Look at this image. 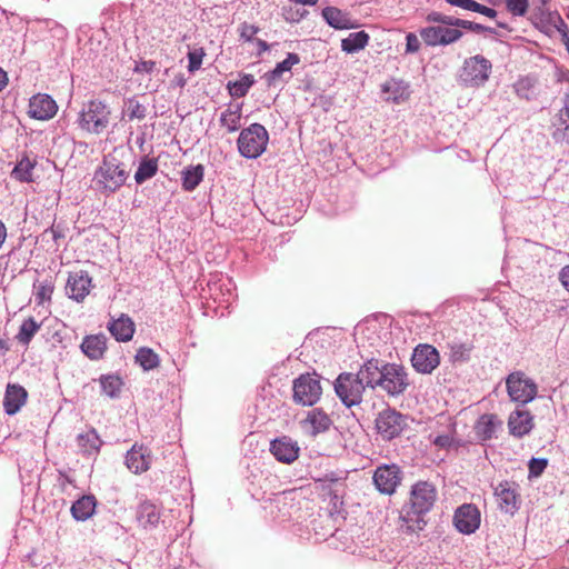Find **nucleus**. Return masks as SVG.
I'll return each instance as SVG.
<instances>
[{"label":"nucleus","instance_id":"nucleus-27","mask_svg":"<svg viewBox=\"0 0 569 569\" xmlns=\"http://www.w3.org/2000/svg\"><path fill=\"white\" fill-rule=\"evenodd\" d=\"M322 17L326 22L335 29L346 30L356 27L350 14L336 7H326L322 9Z\"/></svg>","mask_w":569,"mask_h":569},{"label":"nucleus","instance_id":"nucleus-60","mask_svg":"<svg viewBox=\"0 0 569 569\" xmlns=\"http://www.w3.org/2000/svg\"><path fill=\"white\" fill-rule=\"evenodd\" d=\"M256 42H257L260 51H267L269 49V46L264 40L257 39Z\"/></svg>","mask_w":569,"mask_h":569},{"label":"nucleus","instance_id":"nucleus-13","mask_svg":"<svg viewBox=\"0 0 569 569\" xmlns=\"http://www.w3.org/2000/svg\"><path fill=\"white\" fill-rule=\"evenodd\" d=\"M372 479L380 493L390 496L396 492L397 487L400 485L402 472L395 463L381 465L375 470Z\"/></svg>","mask_w":569,"mask_h":569},{"label":"nucleus","instance_id":"nucleus-9","mask_svg":"<svg viewBox=\"0 0 569 569\" xmlns=\"http://www.w3.org/2000/svg\"><path fill=\"white\" fill-rule=\"evenodd\" d=\"M506 385L508 395L515 402L527 405L537 396V385L521 371L511 372L506 379Z\"/></svg>","mask_w":569,"mask_h":569},{"label":"nucleus","instance_id":"nucleus-33","mask_svg":"<svg viewBox=\"0 0 569 569\" xmlns=\"http://www.w3.org/2000/svg\"><path fill=\"white\" fill-rule=\"evenodd\" d=\"M204 167L202 164L188 166L181 172L182 188L193 191L203 180Z\"/></svg>","mask_w":569,"mask_h":569},{"label":"nucleus","instance_id":"nucleus-1","mask_svg":"<svg viewBox=\"0 0 569 569\" xmlns=\"http://www.w3.org/2000/svg\"><path fill=\"white\" fill-rule=\"evenodd\" d=\"M448 17L439 11H430L426 14L425 21L429 23L419 30V34L428 47H446L461 39L463 32L452 23L439 21L436 17Z\"/></svg>","mask_w":569,"mask_h":569},{"label":"nucleus","instance_id":"nucleus-39","mask_svg":"<svg viewBox=\"0 0 569 569\" xmlns=\"http://www.w3.org/2000/svg\"><path fill=\"white\" fill-rule=\"evenodd\" d=\"M136 361L142 367L144 371H150L159 367V356L148 347H141L136 355Z\"/></svg>","mask_w":569,"mask_h":569},{"label":"nucleus","instance_id":"nucleus-62","mask_svg":"<svg viewBox=\"0 0 569 569\" xmlns=\"http://www.w3.org/2000/svg\"><path fill=\"white\" fill-rule=\"evenodd\" d=\"M8 350V345L4 340H1L0 339V351H7Z\"/></svg>","mask_w":569,"mask_h":569},{"label":"nucleus","instance_id":"nucleus-44","mask_svg":"<svg viewBox=\"0 0 569 569\" xmlns=\"http://www.w3.org/2000/svg\"><path fill=\"white\" fill-rule=\"evenodd\" d=\"M40 329V325L32 318L26 319L20 326L17 339L20 343L28 345L37 331Z\"/></svg>","mask_w":569,"mask_h":569},{"label":"nucleus","instance_id":"nucleus-59","mask_svg":"<svg viewBox=\"0 0 569 569\" xmlns=\"http://www.w3.org/2000/svg\"><path fill=\"white\" fill-rule=\"evenodd\" d=\"M8 84V76L7 72L0 68V91H2Z\"/></svg>","mask_w":569,"mask_h":569},{"label":"nucleus","instance_id":"nucleus-64","mask_svg":"<svg viewBox=\"0 0 569 569\" xmlns=\"http://www.w3.org/2000/svg\"><path fill=\"white\" fill-rule=\"evenodd\" d=\"M537 2H539L540 7L539 9H542L550 0H536Z\"/></svg>","mask_w":569,"mask_h":569},{"label":"nucleus","instance_id":"nucleus-61","mask_svg":"<svg viewBox=\"0 0 569 569\" xmlns=\"http://www.w3.org/2000/svg\"><path fill=\"white\" fill-rule=\"evenodd\" d=\"M293 1L297 3L305 4V6H315L318 2V0H293Z\"/></svg>","mask_w":569,"mask_h":569},{"label":"nucleus","instance_id":"nucleus-6","mask_svg":"<svg viewBox=\"0 0 569 569\" xmlns=\"http://www.w3.org/2000/svg\"><path fill=\"white\" fill-rule=\"evenodd\" d=\"M409 385V376L402 365L382 362V373L379 388H381L388 396L398 397L402 395Z\"/></svg>","mask_w":569,"mask_h":569},{"label":"nucleus","instance_id":"nucleus-35","mask_svg":"<svg viewBox=\"0 0 569 569\" xmlns=\"http://www.w3.org/2000/svg\"><path fill=\"white\" fill-rule=\"evenodd\" d=\"M369 39V34L365 31L352 32L342 39L341 49L347 53L358 52L368 44Z\"/></svg>","mask_w":569,"mask_h":569},{"label":"nucleus","instance_id":"nucleus-30","mask_svg":"<svg viewBox=\"0 0 569 569\" xmlns=\"http://www.w3.org/2000/svg\"><path fill=\"white\" fill-rule=\"evenodd\" d=\"M81 349L87 357L98 360L107 349V337L102 333L87 336L81 343Z\"/></svg>","mask_w":569,"mask_h":569},{"label":"nucleus","instance_id":"nucleus-36","mask_svg":"<svg viewBox=\"0 0 569 569\" xmlns=\"http://www.w3.org/2000/svg\"><path fill=\"white\" fill-rule=\"evenodd\" d=\"M158 159L143 157L138 166L134 173V180L138 184L154 177L158 172Z\"/></svg>","mask_w":569,"mask_h":569},{"label":"nucleus","instance_id":"nucleus-26","mask_svg":"<svg viewBox=\"0 0 569 569\" xmlns=\"http://www.w3.org/2000/svg\"><path fill=\"white\" fill-rule=\"evenodd\" d=\"M108 329L117 341L126 342L133 337L134 323L128 316L121 315L118 319L109 322Z\"/></svg>","mask_w":569,"mask_h":569},{"label":"nucleus","instance_id":"nucleus-43","mask_svg":"<svg viewBox=\"0 0 569 569\" xmlns=\"http://www.w3.org/2000/svg\"><path fill=\"white\" fill-rule=\"evenodd\" d=\"M124 117L128 118L129 121L132 120H143L147 117V108L140 103L136 98H129L124 102Z\"/></svg>","mask_w":569,"mask_h":569},{"label":"nucleus","instance_id":"nucleus-57","mask_svg":"<svg viewBox=\"0 0 569 569\" xmlns=\"http://www.w3.org/2000/svg\"><path fill=\"white\" fill-rule=\"evenodd\" d=\"M473 12H478V13L483 14L490 19H495L498 14V12L495 9L486 7L479 2H478V8H476Z\"/></svg>","mask_w":569,"mask_h":569},{"label":"nucleus","instance_id":"nucleus-50","mask_svg":"<svg viewBox=\"0 0 569 569\" xmlns=\"http://www.w3.org/2000/svg\"><path fill=\"white\" fill-rule=\"evenodd\" d=\"M432 442L441 449H458L459 447L463 446L461 440H457L450 435H439L432 440Z\"/></svg>","mask_w":569,"mask_h":569},{"label":"nucleus","instance_id":"nucleus-42","mask_svg":"<svg viewBox=\"0 0 569 569\" xmlns=\"http://www.w3.org/2000/svg\"><path fill=\"white\" fill-rule=\"evenodd\" d=\"M34 163L27 157L22 158L13 168L11 177L21 182L32 181Z\"/></svg>","mask_w":569,"mask_h":569},{"label":"nucleus","instance_id":"nucleus-22","mask_svg":"<svg viewBox=\"0 0 569 569\" xmlns=\"http://www.w3.org/2000/svg\"><path fill=\"white\" fill-rule=\"evenodd\" d=\"M502 425L496 415L485 413L479 417L475 425V433L480 442L491 440L498 428Z\"/></svg>","mask_w":569,"mask_h":569},{"label":"nucleus","instance_id":"nucleus-24","mask_svg":"<svg viewBox=\"0 0 569 569\" xmlns=\"http://www.w3.org/2000/svg\"><path fill=\"white\" fill-rule=\"evenodd\" d=\"M381 91L383 94V100L393 103L406 101L410 94L409 86L405 81L397 79H390L386 81L381 86Z\"/></svg>","mask_w":569,"mask_h":569},{"label":"nucleus","instance_id":"nucleus-47","mask_svg":"<svg viewBox=\"0 0 569 569\" xmlns=\"http://www.w3.org/2000/svg\"><path fill=\"white\" fill-rule=\"evenodd\" d=\"M506 9L513 17H523L529 7V0H505Z\"/></svg>","mask_w":569,"mask_h":569},{"label":"nucleus","instance_id":"nucleus-8","mask_svg":"<svg viewBox=\"0 0 569 569\" xmlns=\"http://www.w3.org/2000/svg\"><path fill=\"white\" fill-rule=\"evenodd\" d=\"M333 387L336 395L347 408L361 403L365 388L356 373L341 372L336 378Z\"/></svg>","mask_w":569,"mask_h":569},{"label":"nucleus","instance_id":"nucleus-45","mask_svg":"<svg viewBox=\"0 0 569 569\" xmlns=\"http://www.w3.org/2000/svg\"><path fill=\"white\" fill-rule=\"evenodd\" d=\"M52 293L53 284L50 280H43L38 284H34V300L38 305L50 301Z\"/></svg>","mask_w":569,"mask_h":569},{"label":"nucleus","instance_id":"nucleus-16","mask_svg":"<svg viewBox=\"0 0 569 569\" xmlns=\"http://www.w3.org/2000/svg\"><path fill=\"white\" fill-rule=\"evenodd\" d=\"M91 288L92 278L88 271L79 270L69 273L66 292L70 299H73L77 302L83 301L90 293Z\"/></svg>","mask_w":569,"mask_h":569},{"label":"nucleus","instance_id":"nucleus-12","mask_svg":"<svg viewBox=\"0 0 569 569\" xmlns=\"http://www.w3.org/2000/svg\"><path fill=\"white\" fill-rule=\"evenodd\" d=\"M412 368L421 375H431L440 365L439 351L431 345H418L411 355Z\"/></svg>","mask_w":569,"mask_h":569},{"label":"nucleus","instance_id":"nucleus-34","mask_svg":"<svg viewBox=\"0 0 569 569\" xmlns=\"http://www.w3.org/2000/svg\"><path fill=\"white\" fill-rule=\"evenodd\" d=\"M500 508L506 512L513 513L517 510V495L508 487V483H500L496 489Z\"/></svg>","mask_w":569,"mask_h":569},{"label":"nucleus","instance_id":"nucleus-19","mask_svg":"<svg viewBox=\"0 0 569 569\" xmlns=\"http://www.w3.org/2000/svg\"><path fill=\"white\" fill-rule=\"evenodd\" d=\"M382 362L383 361L371 358L360 367L356 376L361 381L365 389H376L380 386Z\"/></svg>","mask_w":569,"mask_h":569},{"label":"nucleus","instance_id":"nucleus-5","mask_svg":"<svg viewBox=\"0 0 569 569\" xmlns=\"http://www.w3.org/2000/svg\"><path fill=\"white\" fill-rule=\"evenodd\" d=\"M293 401L301 406H313L322 395L320 376L316 372L302 373L292 383Z\"/></svg>","mask_w":569,"mask_h":569},{"label":"nucleus","instance_id":"nucleus-11","mask_svg":"<svg viewBox=\"0 0 569 569\" xmlns=\"http://www.w3.org/2000/svg\"><path fill=\"white\" fill-rule=\"evenodd\" d=\"M406 426V417L391 408L383 409L376 418L377 432L385 440H391L400 436Z\"/></svg>","mask_w":569,"mask_h":569},{"label":"nucleus","instance_id":"nucleus-54","mask_svg":"<svg viewBox=\"0 0 569 569\" xmlns=\"http://www.w3.org/2000/svg\"><path fill=\"white\" fill-rule=\"evenodd\" d=\"M558 119L565 131L569 132V93L567 94L565 107L559 111Z\"/></svg>","mask_w":569,"mask_h":569},{"label":"nucleus","instance_id":"nucleus-37","mask_svg":"<svg viewBox=\"0 0 569 569\" xmlns=\"http://www.w3.org/2000/svg\"><path fill=\"white\" fill-rule=\"evenodd\" d=\"M66 238V230L60 224H52L47 228L41 234L40 240L49 244L48 249L58 251L60 247V240Z\"/></svg>","mask_w":569,"mask_h":569},{"label":"nucleus","instance_id":"nucleus-58","mask_svg":"<svg viewBox=\"0 0 569 569\" xmlns=\"http://www.w3.org/2000/svg\"><path fill=\"white\" fill-rule=\"evenodd\" d=\"M559 280L561 281L562 286L566 288V290L569 291V264L565 266L560 270Z\"/></svg>","mask_w":569,"mask_h":569},{"label":"nucleus","instance_id":"nucleus-32","mask_svg":"<svg viewBox=\"0 0 569 569\" xmlns=\"http://www.w3.org/2000/svg\"><path fill=\"white\" fill-rule=\"evenodd\" d=\"M300 62V57L297 53L290 52L287 54V58L281 62H278L276 67L264 74V78L269 86L274 84L278 79L284 72H289L291 68Z\"/></svg>","mask_w":569,"mask_h":569},{"label":"nucleus","instance_id":"nucleus-49","mask_svg":"<svg viewBox=\"0 0 569 569\" xmlns=\"http://www.w3.org/2000/svg\"><path fill=\"white\" fill-rule=\"evenodd\" d=\"M204 54L206 53H204L203 48H197V49L188 52V61H189L188 70H189V72L193 73L201 68Z\"/></svg>","mask_w":569,"mask_h":569},{"label":"nucleus","instance_id":"nucleus-4","mask_svg":"<svg viewBox=\"0 0 569 569\" xmlns=\"http://www.w3.org/2000/svg\"><path fill=\"white\" fill-rule=\"evenodd\" d=\"M491 69V62L483 56L470 57L462 64L459 81L466 87L479 88L488 81Z\"/></svg>","mask_w":569,"mask_h":569},{"label":"nucleus","instance_id":"nucleus-40","mask_svg":"<svg viewBox=\"0 0 569 569\" xmlns=\"http://www.w3.org/2000/svg\"><path fill=\"white\" fill-rule=\"evenodd\" d=\"M254 84V78L252 74H243L239 80L229 82L228 90L231 97L242 98L244 97L250 88Z\"/></svg>","mask_w":569,"mask_h":569},{"label":"nucleus","instance_id":"nucleus-46","mask_svg":"<svg viewBox=\"0 0 569 569\" xmlns=\"http://www.w3.org/2000/svg\"><path fill=\"white\" fill-rule=\"evenodd\" d=\"M471 347L466 343H453L450 346L451 362H467L470 359Z\"/></svg>","mask_w":569,"mask_h":569},{"label":"nucleus","instance_id":"nucleus-25","mask_svg":"<svg viewBox=\"0 0 569 569\" xmlns=\"http://www.w3.org/2000/svg\"><path fill=\"white\" fill-rule=\"evenodd\" d=\"M303 423L310 426V435L316 437L328 431L332 426V420L321 408H315L308 412Z\"/></svg>","mask_w":569,"mask_h":569},{"label":"nucleus","instance_id":"nucleus-56","mask_svg":"<svg viewBox=\"0 0 569 569\" xmlns=\"http://www.w3.org/2000/svg\"><path fill=\"white\" fill-rule=\"evenodd\" d=\"M156 67V62L152 60H141L136 63L133 71L136 73H151Z\"/></svg>","mask_w":569,"mask_h":569},{"label":"nucleus","instance_id":"nucleus-2","mask_svg":"<svg viewBox=\"0 0 569 569\" xmlns=\"http://www.w3.org/2000/svg\"><path fill=\"white\" fill-rule=\"evenodd\" d=\"M128 176L124 164L116 156L107 154L96 171L94 179L102 191L114 192L124 184Z\"/></svg>","mask_w":569,"mask_h":569},{"label":"nucleus","instance_id":"nucleus-28","mask_svg":"<svg viewBox=\"0 0 569 569\" xmlns=\"http://www.w3.org/2000/svg\"><path fill=\"white\" fill-rule=\"evenodd\" d=\"M96 507V497L92 495H84L72 503L70 511L74 520L86 521L93 516Z\"/></svg>","mask_w":569,"mask_h":569},{"label":"nucleus","instance_id":"nucleus-10","mask_svg":"<svg viewBox=\"0 0 569 569\" xmlns=\"http://www.w3.org/2000/svg\"><path fill=\"white\" fill-rule=\"evenodd\" d=\"M437 492L433 485L427 481L416 483L411 489L410 510L407 516H421L429 512L436 501Z\"/></svg>","mask_w":569,"mask_h":569},{"label":"nucleus","instance_id":"nucleus-14","mask_svg":"<svg viewBox=\"0 0 569 569\" xmlns=\"http://www.w3.org/2000/svg\"><path fill=\"white\" fill-rule=\"evenodd\" d=\"M480 511L472 503H465L460 506L453 516V523L457 530L463 535L473 533L480 527Z\"/></svg>","mask_w":569,"mask_h":569},{"label":"nucleus","instance_id":"nucleus-63","mask_svg":"<svg viewBox=\"0 0 569 569\" xmlns=\"http://www.w3.org/2000/svg\"><path fill=\"white\" fill-rule=\"evenodd\" d=\"M497 26H498L499 28H502V29H506V30H509V31H510L509 26H508L507 23H505V22L498 21V22H497Z\"/></svg>","mask_w":569,"mask_h":569},{"label":"nucleus","instance_id":"nucleus-3","mask_svg":"<svg viewBox=\"0 0 569 569\" xmlns=\"http://www.w3.org/2000/svg\"><path fill=\"white\" fill-rule=\"evenodd\" d=\"M268 141L267 129L260 123H252L240 132L237 141L238 151L247 159H257L264 152Z\"/></svg>","mask_w":569,"mask_h":569},{"label":"nucleus","instance_id":"nucleus-38","mask_svg":"<svg viewBox=\"0 0 569 569\" xmlns=\"http://www.w3.org/2000/svg\"><path fill=\"white\" fill-rule=\"evenodd\" d=\"M436 18L439 21H442L446 23H452L457 29L462 28V29H467V30H470V31L477 32V33H480V32L495 33V30L492 28L482 26V24L473 22V21L463 20V19H459L456 17L437 16Z\"/></svg>","mask_w":569,"mask_h":569},{"label":"nucleus","instance_id":"nucleus-55","mask_svg":"<svg viewBox=\"0 0 569 569\" xmlns=\"http://www.w3.org/2000/svg\"><path fill=\"white\" fill-rule=\"evenodd\" d=\"M450 6L459 7L463 10L475 11L478 8V2L475 0H446Z\"/></svg>","mask_w":569,"mask_h":569},{"label":"nucleus","instance_id":"nucleus-23","mask_svg":"<svg viewBox=\"0 0 569 569\" xmlns=\"http://www.w3.org/2000/svg\"><path fill=\"white\" fill-rule=\"evenodd\" d=\"M80 452L84 456H96L99 453L103 443L94 428H88L80 432L76 438Z\"/></svg>","mask_w":569,"mask_h":569},{"label":"nucleus","instance_id":"nucleus-53","mask_svg":"<svg viewBox=\"0 0 569 569\" xmlns=\"http://www.w3.org/2000/svg\"><path fill=\"white\" fill-rule=\"evenodd\" d=\"M421 43L416 33L409 32L406 36V53H416L420 50Z\"/></svg>","mask_w":569,"mask_h":569},{"label":"nucleus","instance_id":"nucleus-18","mask_svg":"<svg viewBox=\"0 0 569 569\" xmlns=\"http://www.w3.org/2000/svg\"><path fill=\"white\" fill-rule=\"evenodd\" d=\"M151 451L149 448L134 443L126 455L127 468L136 475H140L149 470L151 466Z\"/></svg>","mask_w":569,"mask_h":569},{"label":"nucleus","instance_id":"nucleus-15","mask_svg":"<svg viewBox=\"0 0 569 569\" xmlns=\"http://www.w3.org/2000/svg\"><path fill=\"white\" fill-rule=\"evenodd\" d=\"M269 450L277 461L286 465L293 463L300 456L298 442L288 436L271 440Z\"/></svg>","mask_w":569,"mask_h":569},{"label":"nucleus","instance_id":"nucleus-29","mask_svg":"<svg viewBox=\"0 0 569 569\" xmlns=\"http://www.w3.org/2000/svg\"><path fill=\"white\" fill-rule=\"evenodd\" d=\"M242 103H230L220 114V126L228 132H236L241 127Z\"/></svg>","mask_w":569,"mask_h":569},{"label":"nucleus","instance_id":"nucleus-21","mask_svg":"<svg viewBox=\"0 0 569 569\" xmlns=\"http://www.w3.org/2000/svg\"><path fill=\"white\" fill-rule=\"evenodd\" d=\"M28 397L27 390L16 383H9L3 398V409L9 416L16 415L26 403Z\"/></svg>","mask_w":569,"mask_h":569},{"label":"nucleus","instance_id":"nucleus-41","mask_svg":"<svg viewBox=\"0 0 569 569\" xmlns=\"http://www.w3.org/2000/svg\"><path fill=\"white\" fill-rule=\"evenodd\" d=\"M100 385L102 392L110 398H118L123 382L120 377L114 375L101 376Z\"/></svg>","mask_w":569,"mask_h":569},{"label":"nucleus","instance_id":"nucleus-52","mask_svg":"<svg viewBox=\"0 0 569 569\" xmlns=\"http://www.w3.org/2000/svg\"><path fill=\"white\" fill-rule=\"evenodd\" d=\"M259 32V28L247 22L239 26V36L243 41H252L254 36Z\"/></svg>","mask_w":569,"mask_h":569},{"label":"nucleus","instance_id":"nucleus-48","mask_svg":"<svg viewBox=\"0 0 569 569\" xmlns=\"http://www.w3.org/2000/svg\"><path fill=\"white\" fill-rule=\"evenodd\" d=\"M535 87V80L530 77L520 78L515 84L516 93L521 97L528 99L532 89Z\"/></svg>","mask_w":569,"mask_h":569},{"label":"nucleus","instance_id":"nucleus-20","mask_svg":"<svg viewBox=\"0 0 569 569\" xmlns=\"http://www.w3.org/2000/svg\"><path fill=\"white\" fill-rule=\"evenodd\" d=\"M533 426V417L528 410H516L508 418L509 432L516 438L528 435Z\"/></svg>","mask_w":569,"mask_h":569},{"label":"nucleus","instance_id":"nucleus-17","mask_svg":"<svg viewBox=\"0 0 569 569\" xmlns=\"http://www.w3.org/2000/svg\"><path fill=\"white\" fill-rule=\"evenodd\" d=\"M57 111L56 101L47 93L34 94L29 101L28 113L33 119L49 120L56 116Z\"/></svg>","mask_w":569,"mask_h":569},{"label":"nucleus","instance_id":"nucleus-31","mask_svg":"<svg viewBox=\"0 0 569 569\" xmlns=\"http://www.w3.org/2000/svg\"><path fill=\"white\" fill-rule=\"evenodd\" d=\"M137 519L144 529L154 528L160 520V510L154 503L143 501L138 507Z\"/></svg>","mask_w":569,"mask_h":569},{"label":"nucleus","instance_id":"nucleus-51","mask_svg":"<svg viewBox=\"0 0 569 569\" xmlns=\"http://www.w3.org/2000/svg\"><path fill=\"white\" fill-rule=\"evenodd\" d=\"M548 466V459L546 458H531L528 463L529 475L528 477L538 478L545 471Z\"/></svg>","mask_w":569,"mask_h":569},{"label":"nucleus","instance_id":"nucleus-7","mask_svg":"<svg viewBox=\"0 0 569 569\" xmlns=\"http://www.w3.org/2000/svg\"><path fill=\"white\" fill-rule=\"evenodd\" d=\"M110 110L100 100L89 101L79 116L81 129L92 133H101L109 124Z\"/></svg>","mask_w":569,"mask_h":569}]
</instances>
